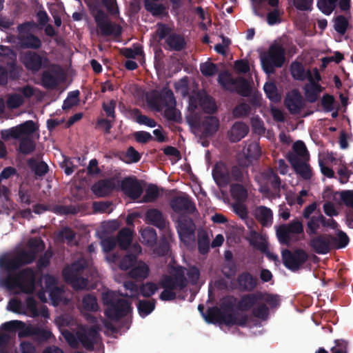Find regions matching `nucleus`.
Masks as SVG:
<instances>
[{
  "instance_id": "nucleus-60",
  "label": "nucleus",
  "mask_w": 353,
  "mask_h": 353,
  "mask_svg": "<svg viewBox=\"0 0 353 353\" xmlns=\"http://www.w3.org/2000/svg\"><path fill=\"white\" fill-rule=\"evenodd\" d=\"M252 315L259 319L266 320L270 314L269 307L265 303H259L252 310Z\"/></svg>"
},
{
  "instance_id": "nucleus-5",
  "label": "nucleus",
  "mask_w": 353,
  "mask_h": 353,
  "mask_svg": "<svg viewBox=\"0 0 353 353\" xmlns=\"http://www.w3.org/2000/svg\"><path fill=\"white\" fill-rule=\"evenodd\" d=\"M262 68L268 75L275 72V69L281 68L285 61V50L278 43L272 44L266 52L260 56Z\"/></svg>"
},
{
  "instance_id": "nucleus-31",
  "label": "nucleus",
  "mask_w": 353,
  "mask_h": 353,
  "mask_svg": "<svg viewBox=\"0 0 353 353\" xmlns=\"http://www.w3.org/2000/svg\"><path fill=\"white\" fill-rule=\"evenodd\" d=\"M65 281L70 284L75 290H82L86 288L88 285V279L81 276V274H68L63 275Z\"/></svg>"
},
{
  "instance_id": "nucleus-54",
  "label": "nucleus",
  "mask_w": 353,
  "mask_h": 353,
  "mask_svg": "<svg viewBox=\"0 0 353 353\" xmlns=\"http://www.w3.org/2000/svg\"><path fill=\"white\" fill-rule=\"evenodd\" d=\"M27 245L28 250L34 252L36 257L45 250V243L40 237L30 238Z\"/></svg>"
},
{
  "instance_id": "nucleus-35",
  "label": "nucleus",
  "mask_w": 353,
  "mask_h": 353,
  "mask_svg": "<svg viewBox=\"0 0 353 353\" xmlns=\"http://www.w3.org/2000/svg\"><path fill=\"white\" fill-rule=\"evenodd\" d=\"M149 267L144 263H139L129 272V276L137 281H142L149 274Z\"/></svg>"
},
{
  "instance_id": "nucleus-27",
  "label": "nucleus",
  "mask_w": 353,
  "mask_h": 353,
  "mask_svg": "<svg viewBox=\"0 0 353 353\" xmlns=\"http://www.w3.org/2000/svg\"><path fill=\"white\" fill-rule=\"evenodd\" d=\"M42 46L41 39L37 35L32 34H21L19 50L30 49L33 50H39Z\"/></svg>"
},
{
  "instance_id": "nucleus-4",
  "label": "nucleus",
  "mask_w": 353,
  "mask_h": 353,
  "mask_svg": "<svg viewBox=\"0 0 353 353\" xmlns=\"http://www.w3.org/2000/svg\"><path fill=\"white\" fill-rule=\"evenodd\" d=\"M204 319L208 323L224 324L228 327L239 325L245 327L248 321L247 314L234 312H225L217 306L208 307Z\"/></svg>"
},
{
  "instance_id": "nucleus-43",
  "label": "nucleus",
  "mask_w": 353,
  "mask_h": 353,
  "mask_svg": "<svg viewBox=\"0 0 353 353\" xmlns=\"http://www.w3.org/2000/svg\"><path fill=\"white\" fill-rule=\"evenodd\" d=\"M198 250L200 254H205L210 250V239L205 230L198 232Z\"/></svg>"
},
{
  "instance_id": "nucleus-46",
  "label": "nucleus",
  "mask_w": 353,
  "mask_h": 353,
  "mask_svg": "<svg viewBox=\"0 0 353 353\" xmlns=\"http://www.w3.org/2000/svg\"><path fill=\"white\" fill-rule=\"evenodd\" d=\"M42 85L46 89L55 88L58 85V79L51 71L45 70L41 74Z\"/></svg>"
},
{
  "instance_id": "nucleus-55",
  "label": "nucleus",
  "mask_w": 353,
  "mask_h": 353,
  "mask_svg": "<svg viewBox=\"0 0 353 353\" xmlns=\"http://www.w3.org/2000/svg\"><path fill=\"white\" fill-rule=\"evenodd\" d=\"M52 336V334L50 330L34 326L32 337L36 341L39 343L46 342L48 341Z\"/></svg>"
},
{
  "instance_id": "nucleus-3",
  "label": "nucleus",
  "mask_w": 353,
  "mask_h": 353,
  "mask_svg": "<svg viewBox=\"0 0 353 353\" xmlns=\"http://www.w3.org/2000/svg\"><path fill=\"white\" fill-rule=\"evenodd\" d=\"M186 268L183 266H176L170 275H165L160 282V285L163 288L159 298L162 301H170L176 299L175 291L181 292L188 285V280L185 277Z\"/></svg>"
},
{
  "instance_id": "nucleus-25",
  "label": "nucleus",
  "mask_w": 353,
  "mask_h": 353,
  "mask_svg": "<svg viewBox=\"0 0 353 353\" xmlns=\"http://www.w3.org/2000/svg\"><path fill=\"white\" fill-rule=\"evenodd\" d=\"M115 188L116 184L113 179H101L92 185V190L96 196L103 197L112 193Z\"/></svg>"
},
{
  "instance_id": "nucleus-12",
  "label": "nucleus",
  "mask_w": 353,
  "mask_h": 353,
  "mask_svg": "<svg viewBox=\"0 0 353 353\" xmlns=\"http://www.w3.org/2000/svg\"><path fill=\"white\" fill-rule=\"evenodd\" d=\"M21 60L25 68L32 72H39L48 66L49 59L41 56L34 50H28L21 55Z\"/></svg>"
},
{
  "instance_id": "nucleus-63",
  "label": "nucleus",
  "mask_w": 353,
  "mask_h": 353,
  "mask_svg": "<svg viewBox=\"0 0 353 353\" xmlns=\"http://www.w3.org/2000/svg\"><path fill=\"white\" fill-rule=\"evenodd\" d=\"M250 111L251 108L250 105L246 103H241L233 109L232 114L234 118H242L249 115Z\"/></svg>"
},
{
  "instance_id": "nucleus-58",
  "label": "nucleus",
  "mask_w": 353,
  "mask_h": 353,
  "mask_svg": "<svg viewBox=\"0 0 353 353\" xmlns=\"http://www.w3.org/2000/svg\"><path fill=\"white\" fill-rule=\"evenodd\" d=\"M144 6L145 10L151 12L153 16L161 15L165 10V7L163 4H157L149 0H145Z\"/></svg>"
},
{
  "instance_id": "nucleus-19",
  "label": "nucleus",
  "mask_w": 353,
  "mask_h": 353,
  "mask_svg": "<svg viewBox=\"0 0 353 353\" xmlns=\"http://www.w3.org/2000/svg\"><path fill=\"white\" fill-rule=\"evenodd\" d=\"M170 208L178 214H193L196 210V206L189 196H174L170 202Z\"/></svg>"
},
{
  "instance_id": "nucleus-15",
  "label": "nucleus",
  "mask_w": 353,
  "mask_h": 353,
  "mask_svg": "<svg viewBox=\"0 0 353 353\" xmlns=\"http://www.w3.org/2000/svg\"><path fill=\"white\" fill-rule=\"evenodd\" d=\"M121 189L132 200L138 199L143 192V186L136 176L125 177L121 181Z\"/></svg>"
},
{
  "instance_id": "nucleus-41",
  "label": "nucleus",
  "mask_w": 353,
  "mask_h": 353,
  "mask_svg": "<svg viewBox=\"0 0 353 353\" xmlns=\"http://www.w3.org/2000/svg\"><path fill=\"white\" fill-rule=\"evenodd\" d=\"M28 164L36 176H43L48 172V165L44 161L37 162L32 158L28 161Z\"/></svg>"
},
{
  "instance_id": "nucleus-21",
  "label": "nucleus",
  "mask_w": 353,
  "mask_h": 353,
  "mask_svg": "<svg viewBox=\"0 0 353 353\" xmlns=\"http://www.w3.org/2000/svg\"><path fill=\"white\" fill-rule=\"evenodd\" d=\"M100 334L97 327L92 326L83 332L78 333V339L83 347L88 351H92L98 342Z\"/></svg>"
},
{
  "instance_id": "nucleus-34",
  "label": "nucleus",
  "mask_w": 353,
  "mask_h": 353,
  "mask_svg": "<svg viewBox=\"0 0 353 353\" xmlns=\"http://www.w3.org/2000/svg\"><path fill=\"white\" fill-rule=\"evenodd\" d=\"M132 240V232L128 228L121 230L116 238L117 243L121 250H126Z\"/></svg>"
},
{
  "instance_id": "nucleus-59",
  "label": "nucleus",
  "mask_w": 353,
  "mask_h": 353,
  "mask_svg": "<svg viewBox=\"0 0 353 353\" xmlns=\"http://www.w3.org/2000/svg\"><path fill=\"white\" fill-rule=\"evenodd\" d=\"M159 196V190L154 184H150L145 190L143 200L145 203L154 201Z\"/></svg>"
},
{
  "instance_id": "nucleus-37",
  "label": "nucleus",
  "mask_w": 353,
  "mask_h": 353,
  "mask_svg": "<svg viewBox=\"0 0 353 353\" xmlns=\"http://www.w3.org/2000/svg\"><path fill=\"white\" fill-rule=\"evenodd\" d=\"M130 114L134 121L140 125H145L150 128H154L157 125V122L153 119L142 114L138 108L132 109Z\"/></svg>"
},
{
  "instance_id": "nucleus-36",
  "label": "nucleus",
  "mask_w": 353,
  "mask_h": 353,
  "mask_svg": "<svg viewBox=\"0 0 353 353\" xmlns=\"http://www.w3.org/2000/svg\"><path fill=\"white\" fill-rule=\"evenodd\" d=\"M230 193L232 198L238 202H243L248 197L246 188L240 183L231 184Z\"/></svg>"
},
{
  "instance_id": "nucleus-38",
  "label": "nucleus",
  "mask_w": 353,
  "mask_h": 353,
  "mask_svg": "<svg viewBox=\"0 0 353 353\" xmlns=\"http://www.w3.org/2000/svg\"><path fill=\"white\" fill-rule=\"evenodd\" d=\"M141 242L148 246H153L157 240V234L154 228L147 227L141 231Z\"/></svg>"
},
{
  "instance_id": "nucleus-29",
  "label": "nucleus",
  "mask_w": 353,
  "mask_h": 353,
  "mask_svg": "<svg viewBox=\"0 0 353 353\" xmlns=\"http://www.w3.org/2000/svg\"><path fill=\"white\" fill-rule=\"evenodd\" d=\"M165 43L170 50L174 51H181L184 49L186 46L184 37L176 32H172L166 38Z\"/></svg>"
},
{
  "instance_id": "nucleus-13",
  "label": "nucleus",
  "mask_w": 353,
  "mask_h": 353,
  "mask_svg": "<svg viewBox=\"0 0 353 353\" xmlns=\"http://www.w3.org/2000/svg\"><path fill=\"white\" fill-rule=\"evenodd\" d=\"M38 130V127L32 120H28L17 126L3 130L1 132V139L8 141L10 139H19L23 135L28 137Z\"/></svg>"
},
{
  "instance_id": "nucleus-18",
  "label": "nucleus",
  "mask_w": 353,
  "mask_h": 353,
  "mask_svg": "<svg viewBox=\"0 0 353 353\" xmlns=\"http://www.w3.org/2000/svg\"><path fill=\"white\" fill-rule=\"evenodd\" d=\"M308 244L319 254H326L333 249L330 234H316L310 239Z\"/></svg>"
},
{
  "instance_id": "nucleus-61",
  "label": "nucleus",
  "mask_w": 353,
  "mask_h": 353,
  "mask_svg": "<svg viewBox=\"0 0 353 353\" xmlns=\"http://www.w3.org/2000/svg\"><path fill=\"white\" fill-rule=\"evenodd\" d=\"M200 70L203 76L212 77L218 72L219 68L216 64L207 61L200 65Z\"/></svg>"
},
{
  "instance_id": "nucleus-56",
  "label": "nucleus",
  "mask_w": 353,
  "mask_h": 353,
  "mask_svg": "<svg viewBox=\"0 0 353 353\" xmlns=\"http://www.w3.org/2000/svg\"><path fill=\"white\" fill-rule=\"evenodd\" d=\"M259 301H264L268 304L271 308H276L280 305V299L279 295L261 292Z\"/></svg>"
},
{
  "instance_id": "nucleus-42",
  "label": "nucleus",
  "mask_w": 353,
  "mask_h": 353,
  "mask_svg": "<svg viewBox=\"0 0 353 353\" xmlns=\"http://www.w3.org/2000/svg\"><path fill=\"white\" fill-rule=\"evenodd\" d=\"M331 241L333 248L341 249L347 245L350 239L345 232L339 230L336 236L331 234Z\"/></svg>"
},
{
  "instance_id": "nucleus-32",
  "label": "nucleus",
  "mask_w": 353,
  "mask_h": 353,
  "mask_svg": "<svg viewBox=\"0 0 353 353\" xmlns=\"http://www.w3.org/2000/svg\"><path fill=\"white\" fill-rule=\"evenodd\" d=\"M307 78L312 84V86L310 88L305 89V96L309 102L314 103L317 100L318 92L321 91V87L316 82H314L310 70H307Z\"/></svg>"
},
{
  "instance_id": "nucleus-1",
  "label": "nucleus",
  "mask_w": 353,
  "mask_h": 353,
  "mask_svg": "<svg viewBox=\"0 0 353 353\" xmlns=\"http://www.w3.org/2000/svg\"><path fill=\"white\" fill-rule=\"evenodd\" d=\"M42 280L37 281L36 272L31 268H25L19 272L16 270L1 271L0 285L8 290L17 288L27 294L34 292L37 285H41Z\"/></svg>"
},
{
  "instance_id": "nucleus-40",
  "label": "nucleus",
  "mask_w": 353,
  "mask_h": 353,
  "mask_svg": "<svg viewBox=\"0 0 353 353\" xmlns=\"http://www.w3.org/2000/svg\"><path fill=\"white\" fill-rule=\"evenodd\" d=\"M87 267V262L83 260H78L74 262L70 266L65 267L62 272L63 275L82 274L83 271Z\"/></svg>"
},
{
  "instance_id": "nucleus-24",
  "label": "nucleus",
  "mask_w": 353,
  "mask_h": 353,
  "mask_svg": "<svg viewBox=\"0 0 353 353\" xmlns=\"http://www.w3.org/2000/svg\"><path fill=\"white\" fill-rule=\"evenodd\" d=\"M249 126L243 121H236L228 132V137L230 142L237 143L243 139L249 132Z\"/></svg>"
},
{
  "instance_id": "nucleus-57",
  "label": "nucleus",
  "mask_w": 353,
  "mask_h": 353,
  "mask_svg": "<svg viewBox=\"0 0 353 353\" xmlns=\"http://www.w3.org/2000/svg\"><path fill=\"white\" fill-rule=\"evenodd\" d=\"M338 0H318L317 7L325 14H330L336 7Z\"/></svg>"
},
{
  "instance_id": "nucleus-47",
  "label": "nucleus",
  "mask_w": 353,
  "mask_h": 353,
  "mask_svg": "<svg viewBox=\"0 0 353 353\" xmlns=\"http://www.w3.org/2000/svg\"><path fill=\"white\" fill-rule=\"evenodd\" d=\"M290 72L292 77L299 81H303L307 75L305 72L303 64L299 61H294L290 65Z\"/></svg>"
},
{
  "instance_id": "nucleus-2",
  "label": "nucleus",
  "mask_w": 353,
  "mask_h": 353,
  "mask_svg": "<svg viewBox=\"0 0 353 353\" xmlns=\"http://www.w3.org/2000/svg\"><path fill=\"white\" fill-rule=\"evenodd\" d=\"M121 296H128V294L111 290L102 294V301L105 306L104 314L111 321H119L132 312L131 302Z\"/></svg>"
},
{
  "instance_id": "nucleus-44",
  "label": "nucleus",
  "mask_w": 353,
  "mask_h": 353,
  "mask_svg": "<svg viewBox=\"0 0 353 353\" xmlns=\"http://www.w3.org/2000/svg\"><path fill=\"white\" fill-rule=\"evenodd\" d=\"M35 150V143L29 137L19 139L18 151L23 154H31Z\"/></svg>"
},
{
  "instance_id": "nucleus-49",
  "label": "nucleus",
  "mask_w": 353,
  "mask_h": 353,
  "mask_svg": "<svg viewBox=\"0 0 353 353\" xmlns=\"http://www.w3.org/2000/svg\"><path fill=\"white\" fill-rule=\"evenodd\" d=\"M263 90L266 97L272 102L276 103L281 100V95L279 94L277 87L274 82L265 83L263 86Z\"/></svg>"
},
{
  "instance_id": "nucleus-7",
  "label": "nucleus",
  "mask_w": 353,
  "mask_h": 353,
  "mask_svg": "<svg viewBox=\"0 0 353 353\" xmlns=\"http://www.w3.org/2000/svg\"><path fill=\"white\" fill-rule=\"evenodd\" d=\"M146 103L151 110L156 112H161L170 105H176L174 93L168 85L160 90H152L148 92L146 94Z\"/></svg>"
},
{
  "instance_id": "nucleus-52",
  "label": "nucleus",
  "mask_w": 353,
  "mask_h": 353,
  "mask_svg": "<svg viewBox=\"0 0 353 353\" xmlns=\"http://www.w3.org/2000/svg\"><path fill=\"white\" fill-rule=\"evenodd\" d=\"M155 307L154 300H140L137 304L139 314L141 316H146L150 314Z\"/></svg>"
},
{
  "instance_id": "nucleus-51",
  "label": "nucleus",
  "mask_w": 353,
  "mask_h": 353,
  "mask_svg": "<svg viewBox=\"0 0 353 353\" xmlns=\"http://www.w3.org/2000/svg\"><path fill=\"white\" fill-rule=\"evenodd\" d=\"M82 305L85 310L90 312H97L99 308L97 297L92 294H88L83 297Z\"/></svg>"
},
{
  "instance_id": "nucleus-14",
  "label": "nucleus",
  "mask_w": 353,
  "mask_h": 353,
  "mask_svg": "<svg viewBox=\"0 0 353 353\" xmlns=\"http://www.w3.org/2000/svg\"><path fill=\"white\" fill-rule=\"evenodd\" d=\"M196 225L193 220L187 216L181 217L177 221L176 230L180 240L188 243L195 239Z\"/></svg>"
},
{
  "instance_id": "nucleus-11",
  "label": "nucleus",
  "mask_w": 353,
  "mask_h": 353,
  "mask_svg": "<svg viewBox=\"0 0 353 353\" xmlns=\"http://www.w3.org/2000/svg\"><path fill=\"white\" fill-rule=\"evenodd\" d=\"M303 233V225L301 221L295 219L288 224H281L276 228V237L281 245H289L292 241L291 234Z\"/></svg>"
},
{
  "instance_id": "nucleus-33",
  "label": "nucleus",
  "mask_w": 353,
  "mask_h": 353,
  "mask_svg": "<svg viewBox=\"0 0 353 353\" xmlns=\"http://www.w3.org/2000/svg\"><path fill=\"white\" fill-rule=\"evenodd\" d=\"M248 179V172L241 165H234L230 168V183H245Z\"/></svg>"
},
{
  "instance_id": "nucleus-23",
  "label": "nucleus",
  "mask_w": 353,
  "mask_h": 353,
  "mask_svg": "<svg viewBox=\"0 0 353 353\" xmlns=\"http://www.w3.org/2000/svg\"><path fill=\"white\" fill-rule=\"evenodd\" d=\"M261 295L260 291L243 294L240 299L238 300L236 304L237 309L241 312H248L253 309V307L259 302Z\"/></svg>"
},
{
  "instance_id": "nucleus-39",
  "label": "nucleus",
  "mask_w": 353,
  "mask_h": 353,
  "mask_svg": "<svg viewBox=\"0 0 353 353\" xmlns=\"http://www.w3.org/2000/svg\"><path fill=\"white\" fill-rule=\"evenodd\" d=\"M200 106L205 113L209 114H212L217 110L215 100L210 95H205L200 99Z\"/></svg>"
},
{
  "instance_id": "nucleus-17",
  "label": "nucleus",
  "mask_w": 353,
  "mask_h": 353,
  "mask_svg": "<svg viewBox=\"0 0 353 353\" xmlns=\"http://www.w3.org/2000/svg\"><path fill=\"white\" fill-rule=\"evenodd\" d=\"M286 159L293 168L295 172L304 180H310L312 176V171L310 165L294 154L293 152H288Z\"/></svg>"
},
{
  "instance_id": "nucleus-16",
  "label": "nucleus",
  "mask_w": 353,
  "mask_h": 353,
  "mask_svg": "<svg viewBox=\"0 0 353 353\" xmlns=\"http://www.w3.org/2000/svg\"><path fill=\"white\" fill-rule=\"evenodd\" d=\"M234 284V288L240 292H251L257 288L259 281L256 276L248 271H244L239 274Z\"/></svg>"
},
{
  "instance_id": "nucleus-50",
  "label": "nucleus",
  "mask_w": 353,
  "mask_h": 353,
  "mask_svg": "<svg viewBox=\"0 0 353 353\" xmlns=\"http://www.w3.org/2000/svg\"><path fill=\"white\" fill-rule=\"evenodd\" d=\"M164 117L168 121L177 123H181L183 120L181 112L176 108V105H172L165 108Z\"/></svg>"
},
{
  "instance_id": "nucleus-53",
  "label": "nucleus",
  "mask_w": 353,
  "mask_h": 353,
  "mask_svg": "<svg viewBox=\"0 0 353 353\" xmlns=\"http://www.w3.org/2000/svg\"><path fill=\"white\" fill-rule=\"evenodd\" d=\"M79 90H74L68 94L67 98L63 101L62 108L63 110H68L72 107L79 104Z\"/></svg>"
},
{
  "instance_id": "nucleus-48",
  "label": "nucleus",
  "mask_w": 353,
  "mask_h": 353,
  "mask_svg": "<svg viewBox=\"0 0 353 353\" xmlns=\"http://www.w3.org/2000/svg\"><path fill=\"white\" fill-rule=\"evenodd\" d=\"M321 214L316 216H312L310 218L307 223L306 233L309 236H314L317 234L318 230L320 226L322 225V221L321 219Z\"/></svg>"
},
{
  "instance_id": "nucleus-10",
  "label": "nucleus",
  "mask_w": 353,
  "mask_h": 353,
  "mask_svg": "<svg viewBox=\"0 0 353 353\" xmlns=\"http://www.w3.org/2000/svg\"><path fill=\"white\" fill-rule=\"evenodd\" d=\"M281 257L283 263L286 268L292 272H296L308 261L309 254L301 248H297L294 251L284 249L281 252Z\"/></svg>"
},
{
  "instance_id": "nucleus-62",
  "label": "nucleus",
  "mask_w": 353,
  "mask_h": 353,
  "mask_svg": "<svg viewBox=\"0 0 353 353\" xmlns=\"http://www.w3.org/2000/svg\"><path fill=\"white\" fill-rule=\"evenodd\" d=\"M158 286L153 282H147L139 286V292L144 297L148 298L155 294Z\"/></svg>"
},
{
  "instance_id": "nucleus-30",
  "label": "nucleus",
  "mask_w": 353,
  "mask_h": 353,
  "mask_svg": "<svg viewBox=\"0 0 353 353\" xmlns=\"http://www.w3.org/2000/svg\"><path fill=\"white\" fill-rule=\"evenodd\" d=\"M256 218L263 227H269L272 223V210L265 206H259L256 211Z\"/></svg>"
},
{
  "instance_id": "nucleus-22",
  "label": "nucleus",
  "mask_w": 353,
  "mask_h": 353,
  "mask_svg": "<svg viewBox=\"0 0 353 353\" xmlns=\"http://www.w3.org/2000/svg\"><path fill=\"white\" fill-rule=\"evenodd\" d=\"M284 103L290 114H296L303 108V97L298 90H293L286 96Z\"/></svg>"
},
{
  "instance_id": "nucleus-26",
  "label": "nucleus",
  "mask_w": 353,
  "mask_h": 353,
  "mask_svg": "<svg viewBox=\"0 0 353 353\" xmlns=\"http://www.w3.org/2000/svg\"><path fill=\"white\" fill-rule=\"evenodd\" d=\"M145 220L160 230H163L166 227V221L162 212L156 208H150L146 211Z\"/></svg>"
},
{
  "instance_id": "nucleus-28",
  "label": "nucleus",
  "mask_w": 353,
  "mask_h": 353,
  "mask_svg": "<svg viewBox=\"0 0 353 353\" xmlns=\"http://www.w3.org/2000/svg\"><path fill=\"white\" fill-rule=\"evenodd\" d=\"M201 127L204 137H212L219 130V120L214 116L205 117L201 123Z\"/></svg>"
},
{
  "instance_id": "nucleus-64",
  "label": "nucleus",
  "mask_w": 353,
  "mask_h": 353,
  "mask_svg": "<svg viewBox=\"0 0 353 353\" xmlns=\"http://www.w3.org/2000/svg\"><path fill=\"white\" fill-rule=\"evenodd\" d=\"M348 26V21L347 19L343 15H339L334 19V29L341 34H344Z\"/></svg>"
},
{
  "instance_id": "nucleus-9",
  "label": "nucleus",
  "mask_w": 353,
  "mask_h": 353,
  "mask_svg": "<svg viewBox=\"0 0 353 353\" xmlns=\"http://www.w3.org/2000/svg\"><path fill=\"white\" fill-rule=\"evenodd\" d=\"M99 34L103 37L114 36L119 37L122 33V28L120 25L112 23L108 19L107 14L101 9L92 12Z\"/></svg>"
},
{
  "instance_id": "nucleus-8",
  "label": "nucleus",
  "mask_w": 353,
  "mask_h": 353,
  "mask_svg": "<svg viewBox=\"0 0 353 353\" xmlns=\"http://www.w3.org/2000/svg\"><path fill=\"white\" fill-rule=\"evenodd\" d=\"M34 253L22 249L13 257L3 255L0 257V271L17 270L21 266L31 264L36 259Z\"/></svg>"
},
{
  "instance_id": "nucleus-6",
  "label": "nucleus",
  "mask_w": 353,
  "mask_h": 353,
  "mask_svg": "<svg viewBox=\"0 0 353 353\" xmlns=\"http://www.w3.org/2000/svg\"><path fill=\"white\" fill-rule=\"evenodd\" d=\"M217 81L224 90L235 92L241 97H249L251 94L249 81L243 77H232L228 70L219 74Z\"/></svg>"
},
{
  "instance_id": "nucleus-20",
  "label": "nucleus",
  "mask_w": 353,
  "mask_h": 353,
  "mask_svg": "<svg viewBox=\"0 0 353 353\" xmlns=\"http://www.w3.org/2000/svg\"><path fill=\"white\" fill-rule=\"evenodd\" d=\"M212 177L219 187H225L230 184V168L223 162H216L212 168Z\"/></svg>"
},
{
  "instance_id": "nucleus-45",
  "label": "nucleus",
  "mask_w": 353,
  "mask_h": 353,
  "mask_svg": "<svg viewBox=\"0 0 353 353\" xmlns=\"http://www.w3.org/2000/svg\"><path fill=\"white\" fill-rule=\"evenodd\" d=\"M265 179L270 182L273 190L279 194L281 188V180L279 175L272 169H270L265 173Z\"/></svg>"
}]
</instances>
